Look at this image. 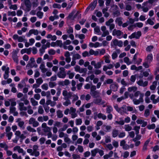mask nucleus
I'll list each match as a JSON object with an SVG mask.
<instances>
[{
	"mask_svg": "<svg viewBox=\"0 0 159 159\" xmlns=\"http://www.w3.org/2000/svg\"><path fill=\"white\" fill-rule=\"evenodd\" d=\"M39 33V32L38 30L33 29L30 30L28 33L26 34V35L27 37H30L32 34H34L35 35H37Z\"/></svg>",
	"mask_w": 159,
	"mask_h": 159,
	"instance_id": "obj_10",
	"label": "nucleus"
},
{
	"mask_svg": "<svg viewBox=\"0 0 159 159\" xmlns=\"http://www.w3.org/2000/svg\"><path fill=\"white\" fill-rule=\"evenodd\" d=\"M27 41V39L25 40V45L26 47H28L30 46H32L35 42V40L33 38L30 39L29 40V42H28Z\"/></svg>",
	"mask_w": 159,
	"mask_h": 159,
	"instance_id": "obj_9",
	"label": "nucleus"
},
{
	"mask_svg": "<svg viewBox=\"0 0 159 159\" xmlns=\"http://www.w3.org/2000/svg\"><path fill=\"white\" fill-rule=\"evenodd\" d=\"M38 113L41 114H43L44 112V110L42 106H39L38 109Z\"/></svg>",
	"mask_w": 159,
	"mask_h": 159,
	"instance_id": "obj_59",
	"label": "nucleus"
},
{
	"mask_svg": "<svg viewBox=\"0 0 159 159\" xmlns=\"http://www.w3.org/2000/svg\"><path fill=\"white\" fill-rule=\"evenodd\" d=\"M89 46L91 48H97L102 46V44L98 42L93 43L90 42L89 44Z\"/></svg>",
	"mask_w": 159,
	"mask_h": 159,
	"instance_id": "obj_12",
	"label": "nucleus"
},
{
	"mask_svg": "<svg viewBox=\"0 0 159 159\" xmlns=\"http://www.w3.org/2000/svg\"><path fill=\"white\" fill-rule=\"evenodd\" d=\"M122 18H118L116 19V23L118 24L119 26H121L122 24Z\"/></svg>",
	"mask_w": 159,
	"mask_h": 159,
	"instance_id": "obj_32",
	"label": "nucleus"
},
{
	"mask_svg": "<svg viewBox=\"0 0 159 159\" xmlns=\"http://www.w3.org/2000/svg\"><path fill=\"white\" fill-rule=\"evenodd\" d=\"M118 88L117 84L116 83H113L110 85V89L113 91H116Z\"/></svg>",
	"mask_w": 159,
	"mask_h": 159,
	"instance_id": "obj_21",
	"label": "nucleus"
},
{
	"mask_svg": "<svg viewBox=\"0 0 159 159\" xmlns=\"http://www.w3.org/2000/svg\"><path fill=\"white\" fill-rule=\"evenodd\" d=\"M66 101L63 102V105L65 106H67L71 103V102L69 99L66 100Z\"/></svg>",
	"mask_w": 159,
	"mask_h": 159,
	"instance_id": "obj_57",
	"label": "nucleus"
},
{
	"mask_svg": "<svg viewBox=\"0 0 159 159\" xmlns=\"http://www.w3.org/2000/svg\"><path fill=\"white\" fill-rule=\"evenodd\" d=\"M129 95L130 98L132 100L133 103L135 105H138L143 102V98L144 94L139 91H136L134 94H130L129 95L128 92H125L123 97L124 99L127 98Z\"/></svg>",
	"mask_w": 159,
	"mask_h": 159,
	"instance_id": "obj_1",
	"label": "nucleus"
},
{
	"mask_svg": "<svg viewBox=\"0 0 159 159\" xmlns=\"http://www.w3.org/2000/svg\"><path fill=\"white\" fill-rule=\"evenodd\" d=\"M27 129L29 131L32 132H35L36 131V130L32 128L30 126H28L27 127Z\"/></svg>",
	"mask_w": 159,
	"mask_h": 159,
	"instance_id": "obj_55",
	"label": "nucleus"
},
{
	"mask_svg": "<svg viewBox=\"0 0 159 159\" xmlns=\"http://www.w3.org/2000/svg\"><path fill=\"white\" fill-rule=\"evenodd\" d=\"M15 100V98H12L9 100L11 106L14 107L16 105V103Z\"/></svg>",
	"mask_w": 159,
	"mask_h": 159,
	"instance_id": "obj_49",
	"label": "nucleus"
},
{
	"mask_svg": "<svg viewBox=\"0 0 159 159\" xmlns=\"http://www.w3.org/2000/svg\"><path fill=\"white\" fill-rule=\"evenodd\" d=\"M30 102L33 106H36L38 104V102L35 101L33 98H31Z\"/></svg>",
	"mask_w": 159,
	"mask_h": 159,
	"instance_id": "obj_50",
	"label": "nucleus"
},
{
	"mask_svg": "<svg viewBox=\"0 0 159 159\" xmlns=\"http://www.w3.org/2000/svg\"><path fill=\"white\" fill-rule=\"evenodd\" d=\"M13 135V133L12 132H8L6 133V136L8 138V140H10Z\"/></svg>",
	"mask_w": 159,
	"mask_h": 159,
	"instance_id": "obj_63",
	"label": "nucleus"
},
{
	"mask_svg": "<svg viewBox=\"0 0 159 159\" xmlns=\"http://www.w3.org/2000/svg\"><path fill=\"white\" fill-rule=\"evenodd\" d=\"M137 82L139 85L144 87L146 86L148 84V81H143L142 80H140Z\"/></svg>",
	"mask_w": 159,
	"mask_h": 159,
	"instance_id": "obj_17",
	"label": "nucleus"
},
{
	"mask_svg": "<svg viewBox=\"0 0 159 159\" xmlns=\"http://www.w3.org/2000/svg\"><path fill=\"white\" fill-rule=\"evenodd\" d=\"M97 116L99 118H101L103 120H105L107 118L106 116L101 113H98Z\"/></svg>",
	"mask_w": 159,
	"mask_h": 159,
	"instance_id": "obj_38",
	"label": "nucleus"
},
{
	"mask_svg": "<svg viewBox=\"0 0 159 159\" xmlns=\"http://www.w3.org/2000/svg\"><path fill=\"white\" fill-rule=\"evenodd\" d=\"M101 30L103 32V34L102 35V37H105L107 35L109 34V32L107 30H106V28L105 26H102Z\"/></svg>",
	"mask_w": 159,
	"mask_h": 159,
	"instance_id": "obj_13",
	"label": "nucleus"
},
{
	"mask_svg": "<svg viewBox=\"0 0 159 159\" xmlns=\"http://www.w3.org/2000/svg\"><path fill=\"white\" fill-rule=\"evenodd\" d=\"M124 61L128 65L132 64L131 61H129V58L127 57H125L124 58Z\"/></svg>",
	"mask_w": 159,
	"mask_h": 159,
	"instance_id": "obj_40",
	"label": "nucleus"
},
{
	"mask_svg": "<svg viewBox=\"0 0 159 159\" xmlns=\"http://www.w3.org/2000/svg\"><path fill=\"white\" fill-rule=\"evenodd\" d=\"M67 74L68 75L69 79H72L74 77L75 73L71 72L70 70H68L67 73Z\"/></svg>",
	"mask_w": 159,
	"mask_h": 159,
	"instance_id": "obj_35",
	"label": "nucleus"
},
{
	"mask_svg": "<svg viewBox=\"0 0 159 159\" xmlns=\"http://www.w3.org/2000/svg\"><path fill=\"white\" fill-rule=\"evenodd\" d=\"M140 129V126H135L134 128V129L135 131V133L136 135L139 134V130Z\"/></svg>",
	"mask_w": 159,
	"mask_h": 159,
	"instance_id": "obj_62",
	"label": "nucleus"
},
{
	"mask_svg": "<svg viewBox=\"0 0 159 159\" xmlns=\"http://www.w3.org/2000/svg\"><path fill=\"white\" fill-rule=\"evenodd\" d=\"M137 87L135 86L129 87L128 88V90L129 92H136V91H137Z\"/></svg>",
	"mask_w": 159,
	"mask_h": 159,
	"instance_id": "obj_37",
	"label": "nucleus"
},
{
	"mask_svg": "<svg viewBox=\"0 0 159 159\" xmlns=\"http://www.w3.org/2000/svg\"><path fill=\"white\" fill-rule=\"evenodd\" d=\"M153 60V55L152 53L149 54L147 56L146 60V61L150 63Z\"/></svg>",
	"mask_w": 159,
	"mask_h": 159,
	"instance_id": "obj_26",
	"label": "nucleus"
},
{
	"mask_svg": "<svg viewBox=\"0 0 159 159\" xmlns=\"http://www.w3.org/2000/svg\"><path fill=\"white\" fill-rule=\"evenodd\" d=\"M95 77V75H91L89 76H88L86 79L85 81L86 82L89 81L90 80H93Z\"/></svg>",
	"mask_w": 159,
	"mask_h": 159,
	"instance_id": "obj_45",
	"label": "nucleus"
},
{
	"mask_svg": "<svg viewBox=\"0 0 159 159\" xmlns=\"http://www.w3.org/2000/svg\"><path fill=\"white\" fill-rule=\"evenodd\" d=\"M16 122L18 123V125L20 127L23 129H24L25 127L24 126V125L25 124V122L24 121H21V119L20 118H18L16 119Z\"/></svg>",
	"mask_w": 159,
	"mask_h": 159,
	"instance_id": "obj_15",
	"label": "nucleus"
},
{
	"mask_svg": "<svg viewBox=\"0 0 159 159\" xmlns=\"http://www.w3.org/2000/svg\"><path fill=\"white\" fill-rule=\"evenodd\" d=\"M2 70L5 72H9V67L5 66H3L2 67Z\"/></svg>",
	"mask_w": 159,
	"mask_h": 159,
	"instance_id": "obj_47",
	"label": "nucleus"
},
{
	"mask_svg": "<svg viewBox=\"0 0 159 159\" xmlns=\"http://www.w3.org/2000/svg\"><path fill=\"white\" fill-rule=\"evenodd\" d=\"M62 95L64 96L65 100L69 99L72 96V93L70 92H68L66 90H64L62 92Z\"/></svg>",
	"mask_w": 159,
	"mask_h": 159,
	"instance_id": "obj_6",
	"label": "nucleus"
},
{
	"mask_svg": "<svg viewBox=\"0 0 159 159\" xmlns=\"http://www.w3.org/2000/svg\"><path fill=\"white\" fill-rule=\"evenodd\" d=\"M36 82L37 84H39V85L43 82V80L41 78H39L37 79Z\"/></svg>",
	"mask_w": 159,
	"mask_h": 159,
	"instance_id": "obj_64",
	"label": "nucleus"
},
{
	"mask_svg": "<svg viewBox=\"0 0 159 159\" xmlns=\"http://www.w3.org/2000/svg\"><path fill=\"white\" fill-rule=\"evenodd\" d=\"M113 65L112 64H109L107 65L104 66L103 67V70L106 71L108 69H111L113 67Z\"/></svg>",
	"mask_w": 159,
	"mask_h": 159,
	"instance_id": "obj_25",
	"label": "nucleus"
},
{
	"mask_svg": "<svg viewBox=\"0 0 159 159\" xmlns=\"http://www.w3.org/2000/svg\"><path fill=\"white\" fill-rule=\"evenodd\" d=\"M12 58L14 61L17 64H18V57L17 54L15 53H13L12 55Z\"/></svg>",
	"mask_w": 159,
	"mask_h": 159,
	"instance_id": "obj_30",
	"label": "nucleus"
},
{
	"mask_svg": "<svg viewBox=\"0 0 159 159\" xmlns=\"http://www.w3.org/2000/svg\"><path fill=\"white\" fill-rule=\"evenodd\" d=\"M105 62L107 63H109L110 62V56L109 55H106L104 56Z\"/></svg>",
	"mask_w": 159,
	"mask_h": 159,
	"instance_id": "obj_36",
	"label": "nucleus"
},
{
	"mask_svg": "<svg viewBox=\"0 0 159 159\" xmlns=\"http://www.w3.org/2000/svg\"><path fill=\"white\" fill-rule=\"evenodd\" d=\"M57 116L58 118H62L63 116V114L61 111L60 110L57 111Z\"/></svg>",
	"mask_w": 159,
	"mask_h": 159,
	"instance_id": "obj_44",
	"label": "nucleus"
},
{
	"mask_svg": "<svg viewBox=\"0 0 159 159\" xmlns=\"http://www.w3.org/2000/svg\"><path fill=\"white\" fill-rule=\"evenodd\" d=\"M94 102L95 103L100 105L103 104L104 103V101H102L101 98H100L94 100Z\"/></svg>",
	"mask_w": 159,
	"mask_h": 159,
	"instance_id": "obj_27",
	"label": "nucleus"
},
{
	"mask_svg": "<svg viewBox=\"0 0 159 159\" xmlns=\"http://www.w3.org/2000/svg\"><path fill=\"white\" fill-rule=\"evenodd\" d=\"M0 147L2 148H3L6 151L8 149V146L5 142L0 143Z\"/></svg>",
	"mask_w": 159,
	"mask_h": 159,
	"instance_id": "obj_31",
	"label": "nucleus"
},
{
	"mask_svg": "<svg viewBox=\"0 0 159 159\" xmlns=\"http://www.w3.org/2000/svg\"><path fill=\"white\" fill-rule=\"evenodd\" d=\"M82 123V119L80 118L76 119L75 120V124L76 125H80Z\"/></svg>",
	"mask_w": 159,
	"mask_h": 159,
	"instance_id": "obj_46",
	"label": "nucleus"
},
{
	"mask_svg": "<svg viewBox=\"0 0 159 159\" xmlns=\"http://www.w3.org/2000/svg\"><path fill=\"white\" fill-rule=\"evenodd\" d=\"M38 148L39 147L37 145H34L33 146V151L35 153V157H38L40 155L39 152L37 151V150H38Z\"/></svg>",
	"mask_w": 159,
	"mask_h": 159,
	"instance_id": "obj_16",
	"label": "nucleus"
},
{
	"mask_svg": "<svg viewBox=\"0 0 159 159\" xmlns=\"http://www.w3.org/2000/svg\"><path fill=\"white\" fill-rule=\"evenodd\" d=\"M92 136L94 138H95L96 140L98 141L101 139V137L99 135L97 134L96 132H93L92 133Z\"/></svg>",
	"mask_w": 159,
	"mask_h": 159,
	"instance_id": "obj_24",
	"label": "nucleus"
},
{
	"mask_svg": "<svg viewBox=\"0 0 159 159\" xmlns=\"http://www.w3.org/2000/svg\"><path fill=\"white\" fill-rule=\"evenodd\" d=\"M124 129L125 131H129L132 129V128L129 125H126L124 126Z\"/></svg>",
	"mask_w": 159,
	"mask_h": 159,
	"instance_id": "obj_43",
	"label": "nucleus"
},
{
	"mask_svg": "<svg viewBox=\"0 0 159 159\" xmlns=\"http://www.w3.org/2000/svg\"><path fill=\"white\" fill-rule=\"evenodd\" d=\"M98 50L99 51V55L100 56L104 55L106 52V50L104 48L98 49Z\"/></svg>",
	"mask_w": 159,
	"mask_h": 159,
	"instance_id": "obj_53",
	"label": "nucleus"
},
{
	"mask_svg": "<svg viewBox=\"0 0 159 159\" xmlns=\"http://www.w3.org/2000/svg\"><path fill=\"white\" fill-rule=\"evenodd\" d=\"M27 108L24 106L23 103L20 102L19 103V108L20 111H26L27 110Z\"/></svg>",
	"mask_w": 159,
	"mask_h": 159,
	"instance_id": "obj_23",
	"label": "nucleus"
},
{
	"mask_svg": "<svg viewBox=\"0 0 159 159\" xmlns=\"http://www.w3.org/2000/svg\"><path fill=\"white\" fill-rule=\"evenodd\" d=\"M16 108L14 107L11 106L10 107V112L13 114L15 116H17L18 114V112L16 111Z\"/></svg>",
	"mask_w": 159,
	"mask_h": 159,
	"instance_id": "obj_20",
	"label": "nucleus"
},
{
	"mask_svg": "<svg viewBox=\"0 0 159 159\" xmlns=\"http://www.w3.org/2000/svg\"><path fill=\"white\" fill-rule=\"evenodd\" d=\"M148 2H144L143 3V6L142 7V9L143 11L145 12H147L149 8L148 7Z\"/></svg>",
	"mask_w": 159,
	"mask_h": 159,
	"instance_id": "obj_19",
	"label": "nucleus"
},
{
	"mask_svg": "<svg viewBox=\"0 0 159 159\" xmlns=\"http://www.w3.org/2000/svg\"><path fill=\"white\" fill-rule=\"evenodd\" d=\"M76 37H78L80 39H83L85 38V35L83 34H76L75 35Z\"/></svg>",
	"mask_w": 159,
	"mask_h": 159,
	"instance_id": "obj_54",
	"label": "nucleus"
},
{
	"mask_svg": "<svg viewBox=\"0 0 159 159\" xmlns=\"http://www.w3.org/2000/svg\"><path fill=\"white\" fill-rule=\"evenodd\" d=\"M123 32L120 30L115 29L113 31L112 35L114 36H116V37L120 39L123 38Z\"/></svg>",
	"mask_w": 159,
	"mask_h": 159,
	"instance_id": "obj_3",
	"label": "nucleus"
},
{
	"mask_svg": "<svg viewBox=\"0 0 159 159\" xmlns=\"http://www.w3.org/2000/svg\"><path fill=\"white\" fill-rule=\"evenodd\" d=\"M97 2V1L95 0L93 1L88 7V8H89L91 10H93L96 7Z\"/></svg>",
	"mask_w": 159,
	"mask_h": 159,
	"instance_id": "obj_22",
	"label": "nucleus"
},
{
	"mask_svg": "<svg viewBox=\"0 0 159 159\" xmlns=\"http://www.w3.org/2000/svg\"><path fill=\"white\" fill-rule=\"evenodd\" d=\"M9 8L14 10H16L17 8V5L16 4L11 5L9 6Z\"/></svg>",
	"mask_w": 159,
	"mask_h": 159,
	"instance_id": "obj_61",
	"label": "nucleus"
},
{
	"mask_svg": "<svg viewBox=\"0 0 159 159\" xmlns=\"http://www.w3.org/2000/svg\"><path fill=\"white\" fill-rule=\"evenodd\" d=\"M157 85V82L154 81L152 83V85L150 86V89L152 90H154L156 88Z\"/></svg>",
	"mask_w": 159,
	"mask_h": 159,
	"instance_id": "obj_34",
	"label": "nucleus"
},
{
	"mask_svg": "<svg viewBox=\"0 0 159 159\" xmlns=\"http://www.w3.org/2000/svg\"><path fill=\"white\" fill-rule=\"evenodd\" d=\"M119 134L118 131L116 129H113L112 132V137L114 138L116 137Z\"/></svg>",
	"mask_w": 159,
	"mask_h": 159,
	"instance_id": "obj_42",
	"label": "nucleus"
},
{
	"mask_svg": "<svg viewBox=\"0 0 159 159\" xmlns=\"http://www.w3.org/2000/svg\"><path fill=\"white\" fill-rule=\"evenodd\" d=\"M76 109L73 107L70 108L69 114L70 115L71 117L74 118L77 116V114L76 113Z\"/></svg>",
	"mask_w": 159,
	"mask_h": 159,
	"instance_id": "obj_8",
	"label": "nucleus"
},
{
	"mask_svg": "<svg viewBox=\"0 0 159 159\" xmlns=\"http://www.w3.org/2000/svg\"><path fill=\"white\" fill-rule=\"evenodd\" d=\"M119 111H118L117 112L121 114H124V113H125V108L123 107H121L119 108Z\"/></svg>",
	"mask_w": 159,
	"mask_h": 159,
	"instance_id": "obj_56",
	"label": "nucleus"
},
{
	"mask_svg": "<svg viewBox=\"0 0 159 159\" xmlns=\"http://www.w3.org/2000/svg\"><path fill=\"white\" fill-rule=\"evenodd\" d=\"M113 111V108L111 106H107L106 108V112L107 113L109 114Z\"/></svg>",
	"mask_w": 159,
	"mask_h": 159,
	"instance_id": "obj_48",
	"label": "nucleus"
},
{
	"mask_svg": "<svg viewBox=\"0 0 159 159\" xmlns=\"http://www.w3.org/2000/svg\"><path fill=\"white\" fill-rule=\"evenodd\" d=\"M22 2L21 5V7L24 10L27 12L30 11L31 7V6L33 7H36L39 4L38 0H21Z\"/></svg>",
	"mask_w": 159,
	"mask_h": 159,
	"instance_id": "obj_2",
	"label": "nucleus"
},
{
	"mask_svg": "<svg viewBox=\"0 0 159 159\" xmlns=\"http://www.w3.org/2000/svg\"><path fill=\"white\" fill-rule=\"evenodd\" d=\"M13 150L14 151H17L19 153H22L24 155L25 154V152L24 151L22 148H20L19 146H16L14 147L13 148Z\"/></svg>",
	"mask_w": 159,
	"mask_h": 159,
	"instance_id": "obj_11",
	"label": "nucleus"
},
{
	"mask_svg": "<svg viewBox=\"0 0 159 159\" xmlns=\"http://www.w3.org/2000/svg\"><path fill=\"white\" fill-rule=\"evenodd\" d=\"M91 94L94 97H95L96 95L98 94L99 93L95 90L96 89V87L94 85H92L90 88Z\"/></svg>",
	"mask_w": 159,
	"mask_h": 159,
	"instance_id": "obj_14",
	"label": "nucleus"
},
{
	"mask_svg": "<svg viewBox=\"0 0 159 159\" xmlns=\"http://www.w3.org/2000/svg\"><path fill=\"white\" fill-rule=\"evenodd\" d=\"M141 35V33L140 31H138L135 32L133 33L130 36H129V38L130 39H132L135 38L136 39H138Z\"/></svg>",
	"mask_w": 159,
	"mask_h": 159,
	"instance_id": "obj_7",
	"label": "nucleus"
},
{
	"mask_svg": "<svg viewBox=\"0 0 159 159\" xmlns=\"http://www.w3.org/2000/svg\"><path fill=\"white\" fill-rule=\"evenodd\" d=\"M94 30L95 34H97L98 35L101 34V33L100 31V29L99 27H96L94 28Z\"/></svg>",
	"mask_w": 159,
	"mask_h": 159,
	"instance_id": "obj_41",
	"label": "nucleus"
},
{
	"mask_svg": "<svg viewBox=\"0 0 159 159\" xmlns=\"http://www.w3.org/2000/svg\"><path fill=\"white\" fill-rule=\"evenodd\" d=\"M120 53V51L118 50H116L112 54V58L113 59H115L117 57V54Z\"/></svg>",
	"mask_w": 159,
	"mask_h": 159,
	"instance_id": "obj_29",
	"label": "nucleus"
},
{
	"mask_svg": "<svg viewBox=\"0 0 159 159\" xmlns=\"http://www.w3.org/2000/svg\"><path fill=\"white\" fill-rule=\"evenodd\" d=\"M64 141L68 143H70V140L68 137V135L66 134L64 136Z\"/></svg>",
	"mask_w": 159,
	"mask_h": 159,
	"instance_id": "obj_51",
	"label": "nucleus"
},
{
	"mask_svg": "<svg viewBox=\"0 0 159 159\" xmlns=\"http://www.w3.org/2000/svg\"><path fill=\"white\" fill-rule=\"evenodd\" d=\"M111 46H118L121 47L123 46V42L121 41H118L117 39H113L111 42Z\"/></svg>",
	"mask_w": 159,
	"mask_h": 159,
	"instance_id": "obj_5",
	"label": "nucleus"
},
{
	"mask_svg": "<svg viewBox=\"0 0 159 159\" xmlns=\"http://www.w3.org/2000/svg\"><path fill=\"white\" fill-rule=\"evenodd\" d=\"M156 96L154 94H152L150 97L152 101V103L155 104L159 102V96L156 98L155 99Z\"/></svg>",
	"mask_w": 159,
	"mask_h": 159,
	"instance_id": "obj_18",
	"label": "nucleus"
},
{
	"mask_svg": "<svg viewBox=\"0 0 159 159\" xmlns=\"http://www.w3.org/2000/svg\"><path fill=\"white\" fill-rule=\"evenodd\" d=\"M45 49L46 48L44 47V46H42L39 50L40 55V56H42L43 53L45 52Z\"/></svg>",
	"mask_w": 159,
	"mask_h": 159,
	"instance_id": "obj_33",
	"label": "nucleus"
},
{
	"mask_svg": "<svg viewBox=\"0 0 159 159\" xmlns=\"http://www.w3.org/2000/svg\"><path fill=\"white\" fill-rule=\"evenodd\" d=\"M135 26L138 27L139 28H142L143 26V24L142 22H137L135 23Z\"/></svg>",
	"mask_w": 159,
	"mask_h": 159,
	"instance_id": "obj_58",
	"label": "nucleus"
},
{
	"mask_svg": "<svg viewBox=\"0 0 159 159\" xmlns=\"http://www.w3.org/2000/svg\"><path fill=\"white\" fill-rule=\"evenodd\" d=\"M27 152L30 154V156H35V153L33 151V150L30 148L28 149L27 150Z\"/></svg>",
	"mask_w": 159,
	"mask_h": 159,
	"instance_id": "obj_52",
	"label": "nucleus"
},
{
	"mask_svg": "<svg viewBox=\"0 0 159 159\" xmlns=\"http://www.w3.org/2000/svg\"><path fill=\"white\" fill-rule=\"evenodd\" d=\"M59 71L57 74L58 77L60 78H65L66 75L65 72V69L64 67H61L59 68Z\"/></svg>",
	"mask_w": 159,
	"mask_h": 159,
	"instance_id": "obj_4",
	"label": "nucleus"
},
{
	"mask_svg": "<svg viewBox=\"0 0 159 159\" xmlns=\"http://www.w3.org/2000/svg\"><path fill=\"white\" fill-rule=\"evenodd\" d=\"M39 68L43 73H44L47 71V69L45 68V65L43 63L41 64Z\"/></svg>",
	"mask_w": 159,
	"mask_h": 159,
	"instance_id": "obj_28",
	"label": "nucleus"
},
{
	"mask_svg": "<svg viewBox=\"0 0 159 159\" xmlns=\"http://www.w3.org/2000/svg\"><path fill=\"white\" fill-rule=\"evenodd\" d=\"M98 148H95L91 151V155L93 157H95L98 153Z\"/></svg>",
	"mask_w": 159,
	"mask_h": 159,
	"instance_id": "obj_39",
	"label": "nucleus"
},
{
	"mask_svg": "<svg viewBox=\"0 0 159 159\" xmlns=\"http://www.w3.org/2000/svg\"><path fill=\"white\" fill-rule=\"evenodd\" d=\"M37 16L39 18L42 19L43 16V12L41 11H38L37 13Z\"/></svg>",
	"mask_w": 159,
	"mask_h": 159,
	"instance_id": "obj_60",
	"label": "nucleus"
}]
</instances>
